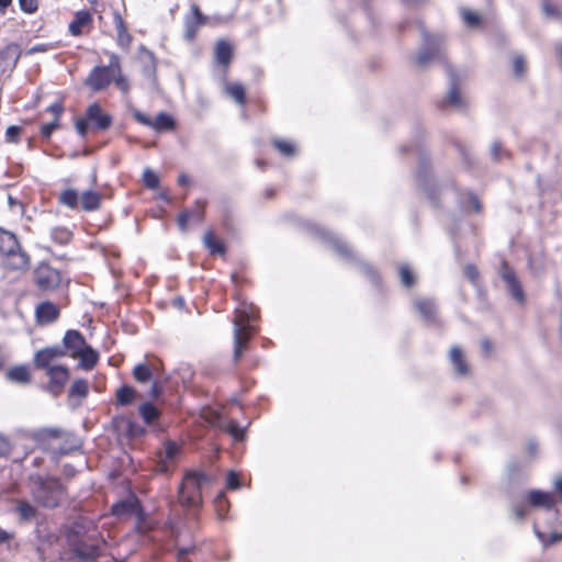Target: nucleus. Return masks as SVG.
Returning <instances> with one entry per match:
<instances>
[{
  "instance_id": "f257e3e1",
  "label": "nucleus",
  "mask_w": 562,
  "mask_h": 562,
  "mask_svg": "<svg viewBox=\"0 0 562 562\" xmlns=\"http://www.w3.org/2000/svg\"><path fill=\"white\" fill-rule=\"evenodd\" d=\"M256 311L252 305L241 304L236 308L233 319L235 359L240 357L243 349L246 347L254 331L252 323L256 321Z\"/></svg>"
},
{
  "instance_id": "f03ea898",
  "label": "nucleus",
  "mask_w": 562,
  "mask_h": 562,
  "mask_svg": "<svg viewBox=\"0 0 562 562\" xmlns=\"http://www.w3.org/2000/svg\"><path fill=\"white\" fill-rule=\"evenodd\" d=\"M31 493L34 499L44 507L54 508L59 505L65 488L55 477H32Z\"/></svg>"
},
{
  "instance_id": "7ed1b4c3",
  "label": "nucleus",
  "mask_w": 562,
  "mask_h": 562,
  "mask_svg": "<svg viewBox=\"0 0 562 562\" xmlns=\"http://www.w3.org/2000/svg\"><path fill=\"white\" fill-rule=\"evenodd\" d=\"M209 483L210 479L201 472L187 473L179 490L180 503L187 507L200 506L202 503L201 488Z\"/></svg>"
},
{
  "instance_id": "20e7f679",
  "label": "nucleus",
  "mask_w": 562,
  "mask_h": 562,
  "mask_svg": "<svg viewBox=\"0 0 562 562\" xmlns=\"http://www.w3.org/2000/svg\"><path fill=\"white\" fill-rule=\"evenodd\" d=\"M121 71L120 58L115 54H111L109 66L95 67L90 72L87 83L94 91L106 88L115 77V72Z\"/></svg>"
},
{
  "instance_id": "39448f33",
  "label": "nucleus",
  "mask_w": 562,
  "mask_h": 562,
  "mask_svg": "<svg viewBox=\"0 0 562 562\" xmlns=\"http://www.w3.org/2000/svg\"><path fill=\"white\" fill-rule=\"evenodd\" d=\"M34 281L41 290L53 291L59 286L61 277L58 270L47 263H41L34 271Z\"/></svg>"
},
{
  "instance_id": "423d86ee",
  "label": "nucleus",
  "mask_w": 562,
  "mask_h": 562,
  "mask_svg": "<svg viewBox=\"0 0 562 562\" xmlns=\"http://www.w3.org/2000/svg\"><path fill=\"white\" fill-rule=\"evenodd\" d=\"M181 453V446L172 440H166L162 449L157 453V471L167 473L177 462Z\"/></svg>"
},
{
  "instance_id": "0eeeda50",
  "label": "nucleus",
  "mask_w": 562,
  "mask_h": 562,
  "mask_svg": "<svg viewBox=\"0 0 562 562\" xmlns=\"http://www.w3.org/2000/svg\"><path fill=\"white\" fill-rule=\"evenodd\" d=\"M66 352L60 346L46 347L34 353L33 362L37 369L45 370L46 373L54 367H58L55 362L65 357Z\"/></svg>"
},
{
  "instance_id": "6e6552de",
  "label": "nucleus",
  "mask_w": 562,
  "mask_h": 562,
  "mask_svg": "<svg viewBox=\"0 0 562 562\" xmlns=\"http://www.w3.org/2000/svg\"><path fill=\"white\" fill-rule=\"evenodd\" d=\"M206 23V16L201 12L198 4H191V14L184 19L183 36L187 41H192L198 30Z\"/></svg>"
},
{
  "instance_id": "1a4fd4ad",
  "label": "nucleus",
  "mask_w": 562,
  "mask_h": 562,
  "mask_svg": "<svg viewBox=\"0 0 562 562\" xmlns=\"http://www.w3.org/2000/svg\"><path fill=\"white\" fill-rule=\"evenodd\" d=\"M443 47V41L440 36H429L426 38L425 46L420 48L417 55L419 65H425L429 60L439 57Z\"/></svg>"
},
{
  "instance_id": "9d476101",
  "label": "nucleus",
  "mask_w": 562,
  "mask_h": 562,
  "mask_svg": "<svg viewBox=\"0 0 562 562\" xmlns=\"http://www.w3.org/2000/svg\"><path fill=\"white\" fill-rule=\"evenodd\" d=\"M87 346L83 336L78 330H68L63 339V346L66 355H70L71 357H76L79 351L85 349Z\"/></svg>"
},
{
  "instance_id": "9b49d317",
  "label": "nucleus",
  "mask_w": 562,
  "mask_h": 562,
  "mask_svg": "<svg viewBox=\"0 0 562 562\" xmlns=\"http://www.w3.org/2000/svg\"><path fill=\"white\" fill-rule=\"evenodd\" d=\"M46 374L49 378V390L54 394H58L69 379V371L65 366L54 367Z\"/></svg>"
},
{
  "instance_id": "f8f14e48",
  "label": "nucleus",
  "mask_w": 562,
  "mask_h": 562,
  "mask_svg": "<svg viewBox=\"0 0 562 562\" xmlns=\"http://www.w3.org/2000/svg\"><path fill=\"white\" fill-rule=\"evenodd\" d=\"M501 276H502L503 280L506 282L512 296L517 302L521 303L524 301V291L517 280L514 271L510 269V267L507 263H503L502 270H501Z\"/></svg>"
},
{
  "instance_id": "ddd939ff",
  "label": "nucleus",
  "mask_w": 562,
  "mask_h": 562,
  "mask_svg": "<svg viewBox=\"0 0 562 562\" xmlns=\"http://www.w3.org/2000/svg\"><path fill=\"white\" fill-rule=\"evenodd\" d=\"M87 120L100 130H105L111 125V117L97 103L88 108Z\"/></svg>"
},
{
  "instance_id": "4468645a",
  "label": "nucleus",
  "mask_w": 562,
  "mask_h": 562,
  "mask_svg": "<svg viewBox=\"0 0 562 562\" xmlns=\"http://www.w3.org/2000/svg\"><path fill=\"white\" fill-rule=\"evenodd\" d=\"M113 22L116 30V41L119 46L127 49L132 43V35L128 33L126 24L119 12L113 14Z\"/></svg>"
},
{
  "instance_id": "2eb2a0df",
  "label": "nucleus",
  "mask_w": 562,
  "mask_h": 562,
  "mask_svg": "<svg viewBox=\"0 0 562 562\" xmlns=\"http://www.w3.org/2000/svg\"><path fill=\"white\" fill-rule=\"evenodd\" d=\"M14 512L22 522L34 521L38 514L37 508L26 499L16 501Z\"/></svg>"
},
{
  "instance_id": "dca6fc26",
  "label": "nucleus",
  "mask_w": 562,
  "mask_h": 562,
  "mask_svg": "<svg viewBox=\"0 0 562 562\" xmlns=\"http://www.w3.org/2000/svg\"><path fill=\"white\" fill-rule=\"evenodd\" d=\"M215 425L222 430L228 432L235 440H243L245 430L233 419H227L222 415L215 416Z\"/></svg>"
},
{
  "instance_id": "f3484780",
  "label": "nucleus",
  "mask_w": 562,
  "mask_h": 562,
  "mask_svg": "<svg viewBox=\"0 0 562 562\" xmlns=\"http://www.w3.org/2000/svg\"><path fill=\"white\" fill-rule=\"evenodd\" d=\"M443 106H451L456 110H463L467 106L465 99L459 92L454 82L453 74L451 72V87L446 99L442 102Z\"/></svg>"
},
{
  "instance_id": "a211bd4d",
  "label": "nucleus",
  "mask_w": 562,
  "mask_h": 562,
  "mask_svg": "<svg viewBox=\"0 0 562 562\" xmlns=\"http://www.w3.org/2000/svg\"><path fill=\"white\" fill-rule=\"evenodd\" d=\"M58 314V307L50 302H44L36 307V318L41 324L54 322Z\"/></svg>"
},
{
  "instance_id": "6ab92c4d",
  "label": "nucleus",
  "mask_w": 562,
  "mask_h": 562,
  "mask_svg": "<svg viewBox=\"0 0 562 562\" xmlns=\"http://www.w3.org/2000/svg\"><path fill=\"white\" fill-rule=\"evenodd\" d=\"M528 502L533 507L551 508L554 505V497L551 493L532 490L528 493Z\"/></svg>"
},
{
  "instance_id": "aec40b11",
  "label": "nucleus",
  "mask_w": 562,
  "mask_h": 562,
  "mask_svg": "<svg viewBox=\"0 0 562 562\" xmlns=\"http://www.w3.org/2000/svg\"><path fill=\"white\" fill-rule=\"evenodd\" d=\"M92 22V16L88 11H78L75 19L69 23V32L74 36H79L83 33V29L89 26Z\"/></svg>"
},
{
  "instance_id": "412c9836",
  "label": "nucleus",
  "mask_w": 562,
  "mask_h": 562,
  "mask_svg": "<svg viewBox=\"0 0 562 562\" xmlns=\"http://www.w3.org/2000/svg\"><path fill=\"white\" fill-rule=\"evenodd\" d=\"M7 266L13 270H24L30 265L29 256L18 248V250H13L12 254H7Z\"/></svg>"
},
{
  "instance_id": "4be33fe9",
  "label": "nucleus",
  "mask_w": 562,
  "mask_h": 562,
  "mask_svg": "<svg viewBox=\"0 0 562 562\" xmlns=\"http://www.w3.org/2000/svg\"><path fill=\"white\" fill-rule=\"evenodd\" d=\"M449 359L459 375H467L469 372V366L464 359L462 351L458 347L450 349Z\"/></svg>"
},
{
  "instance_id": "5701e85b",
  "label": "nucleus",
  "mask_w": 562,
  "mask_h": 562,
  "mask_svg": "<svg viewBox=\"0 0 562 562\" xmlns=\"http://www.w3.org/2000/svg\"><path fill=\"white\" fill-rule=\"evenodd\" d=\"M19 241L12 233L0 228V252L3 255L12 254L18 250Z\"/></svg>"
},
{
  "instance_id": "b1692460",
  "label": "nucleus",
  "mask_w": 562,
  "mask_h": 562,
  "mask_svg": "<svg viewBox=\"0 0 562 562\" xmlns=\"http://www.w3.org/2000/svg\"><path fill=\"white\" fill-rule=\"evenodd\" d=\"M233 47L228 42L221 40L216 43L215 58L218 64L227 66L231 63Z\"/></svg>"
},
{
  "instance_id": "393cba45",
  "label": "nucleus",
  "mask_w": 562,
  "mask_h": 562,
  "mask_svg": "<svg viewBox=\"0 0 562 562\" xmlns=\"http://www.w3.org/2000/svg\"><path fill=\"white\" fill-rule=\"evenodd\" d=\"M75 358L79 359V366L82 369L90 370L94 367L98 361V353L90 346H86L85 349L79 351Z\"/></svg>"
},
{
  "instance_id": "a878e982",
  "label": "nucleus",
  "mask_w": 562,
  "mask_h": 562,
  "mask_svg": "<svg viewBox=\"0 0 562 562\" xmlns=\"http://www.w3.org/2000/svg\"><path fill=\"white\" fill-rule=\"evenodd\" d=\"M415 307L426 322L435 319L436 306L431 300L418 299L415 301Z\"/></svg>"
},
{
  "instance_id": "bb28decb",
  "label": "nucleus",
  "mask_w": 562,
  "mask_h": 562,
  "mask_svg": "<svg viewBox=\"0 0 562 562\" xmlns=\"http://www.w3.org/2000/svg\"><path fill=\"white\" fill-rule=\"evenodd\" d=\"M63 431L57 428H45L35 432L34 439L43 446L44 449L48 447V441L59 439Z\"/></svg>"
},
{
  "instance_id": "cd10ccee",
  "label": "nucleus",
  "mask_w": 562,
  "mask_h": 562,
  "mask_svg": "<svg viewBox=\"0 0 562 562\" xmlns=\"http://www.w3.org/2000/svg\"><path fill=\"white\" fill-rule=\"evenodd\" d=\"M101 195L94 191H85L80 195V206L85 211H94L99 209Z\"/></svg>"
},
{
  "instance_id": "c85d7f7f",
  "label": "nucleus",
  "mask_w": 562,
  "mask_h": 562,
  "mask_svg": "<svg viewBox=\"0 0 562 562\" xmlns=\"http://www.w3.org/2000/svg\"><path fill=\"white\" fill-rule=\"evenodd\" d=\"M138 509V502L135 498H128L122 501L112 507V512L115 516L121 517L128 514H134Z\"/></svg>"
},
{
  "instance_id": "c756f323",
  "label": "nucleus",
  "mask_w": 562,
  "mask_h": 562,
  "mask_svg": "<svg viewBox=\"0 0 562 562\" xmlns=\"http://www.w3.org/2000/svg\"><path fill=\"white\" fill-rule=\"evenodd\" d=\"M203 243L212 255H224L225 246L222 240L216 239L212 231L205 233L203 237Z\"/></svg>"
},
{
  "instance_id": "7c9ffc66",
  "label": "nucleus",
  "mask_w": 562,
  "mask_h": 562,
  "mask_svg": "<svg viewBox=\"0 0 562 562\" xmlns=\"http://www.w3.org/2000/svg\"><path fill=\"white\" fill-rule=\"evenodd\" d=\"M59 202L70 209H76L80 204V195L74 189H67L59 194Z\"/></svg>"
},
{
  "instance_id": "2f4dec72",
  "label": "nucleus",
  "mask_w": 562,
  "mask_h": 562,
  "mask_svg": "<svg viewBox=\"0 0 562 562\" xmlns=\"http://www.w3.org/2000/svg\"><path fill=\"white\" fill-rule=\"evenodd\" d=\"M173 125H175V122H173L172 117L164 112L159 113L156 116V119L153 120V123H151V127L158 132L172 130Z\"/></svg>"
},
{
  "instance_id": "473e14b6",
  "label": "nucleus",
  "mask_w": 562,
  "mask_h": 562,
  "mask_svg": "<svg viewBox=\"0 0 562 562\" xmlns=\"http://www.w3.org/2000/svg\"><path fill=\"white\" fill-rule=\"evenodd\" d=\"M225 93L234 99L238 104L245 103V89L240 83L233 82L225 86Z\"/></svg>"
},
{
  "instance_id": "72a5a7b5",
  "label": "nucleus",
  "mask_w": 562,
  "mask_h": 562,
  "mask_svg": "<svg viewBox=\"0 0 562 562\" xmlns=\"http://www.w3.org/2000/svg\"><path fill=\"white\" fill-rule=\"evenodd\" d=\"M8 378L14 382L27 383L30 381V373L26 367H14L8 372Z\"/></svg>"
},
{
  "instance_id": "f704fd0d",
  "label": "nucleus",
  "mask_w": 562,
  "mask_h": 562,
  "mask_svg": "<svg viewBox=\"0 0 562 562\" xmlns=\"http://www.w3.org/2000/svg\"><path fill=\"white\" fill-rule=\"evenodd\" d=\"M50 235L56 243L61 245L68 244L72 237V233L65 227L53 228Z\"/></svg>"
},
{
  "instance_id": "c9c22d12",
  "label": "nucleus",
  "mask_w": 562,
  "mask_h": 562,
  "mask_svg": "<svg viewBox=\"0 0 562 562\" xmlns=\"http://www.w3.org/2000/svg\"><path fill=\"white\" fill-rule=\"evenodd\" d=\"M133 375L138 382H148L151 380L153 373L147 364L139 363L133 370Z\"/></svg>"
},
{
  "instance_id": "e433bc0d",
  "label": "nucleus",
  "mask_w": 562,
  "mask_h": 562,
  "mask_svg": "<svg viewBox=\"0 0 562 562\" xmlns=\"http://www.w3.org/2000/svg\"><path fill=\"white\" fill-rule=\"evenodd\" d=\"M273 146L286 157H292L296 153L295 145L285 139H274Z\"/></svg>"
},
{
  "instance_id": "4c0bfd02",
  "label": "nucleus",
  "mask_w": 562,
  "mask_h": 562,
  "mask_svg": "<svg viewBox=\"0 0 562 562\" xmlns=\"http://www.w3.org/2000/svg\"><path fill=\"white\" fill-rule=\"evenodd\" d=\"M139 413L146 424H151L158 417V409L150 403L143 404Z\"/></svg>"
},
{
  "instance_id": "58836bf2",
  "label": "nucleus",
  "mask_w": 562,
  "mask_h": 562,
  "mask_svg": "<svg viewBox=\"0 0 562 562\" xmlns=\"http://www.w3.org/2000/svg\"><path fill=\"white\" fill-rule=\"evenodd\" d=\"M134 396H135V392L130 386H121L116 391V400H117V403L121 405L131 404L134 400Z\"/></svg>"
},
{
  "instance_id": "ea45409f",
  "label": "nucleus",
  "mask_w": 562,
  "mask_h": 562,
  "mask_svg": "<svg viewBox=\"0 0 562 562\" xmlns=\"http://www.w3.org/2000/svg\"><path fill=\"white\" fill-rule=\"evenodd\" d=\"M87 394H88V383H87V381H85L82 379L76 380L69 390V396H71V397L78 396L80 398H83L87 396Z\"/></svg>"
},
{
  "instance_id": "a19ab883",
  "label": "nucleus",
  "mask_w": 562,
  "mask_h": 562,
  "mask_svg": "<svg viewBox=\"0 0 562 562\" xmlns=\"http://www.w3.org/2000/svg\"><path fill=\"white\" fill-rule=\"evenodd\" d=\"M527 70L526 58L521 55H515L513 58V71L516 77H522Z\"/></svg>"
},
{
  "instance_id": "79ce46f5",
  "label": "nucleus",
  "mask_w": 562,
  "mask_h": 562,
  "mask_svg": "<svg viewBox=\"0 0 562 562\" xmlns=\"http://www.w3.org/2000/svg\"><path fill=\"white\" fill-rule=\"evenodd\" d=\"M144 184L149 189H156L159 184L158 176L149 168H146L143 173Z\"/></svg>"
},
{
  "instance_id": "37998d69",
  "label": "nucleus",
  "mask_w": 562,
  "mask_h": 562,
  "mask_svg": "<svg viewBox=\"0 0 562 562\" xmlns=\"http://www.w3.org/2000/svg\"><path fill=\"white\" fill-rule=\"evenodd\" d=\"M462 18L464 23L470 27H475L480 23V16L475 12L467 9L462 10Z\"/></svg>"
},
{
  "instance_id": "c03bdc74",
  "label": "nucleus",
  "mask_w": 562,
  "mask_h": 562,
  "mask_svg": "<svg viewBox=\"0 0 562 562\" xmlns=\"http://www.w3.org/2000/svg\"><path fill=\"white\" fill-rule=\"evenodd\" d=\"M205 202L198 201L191 211V221L202 222L204 217Z\"/></svg>"
},
{
  "instance_id": "a18cd8bd",
  "label": "nucleus",
  "mask_w": 562,
  "mask_h": 562,
  "mask_svg": "<svg viewBox=\"0 0 562 562\" xmlns=\"http://www.w3.org/2000/svg\"><path fill=\"white\" fill-rule=\"evenodd\" d=\"M116 87L123 92L128 93L130 91V82L126 77L122 75V70L120 72H115V77L113 78Z\"/></svg>"
},
{
  "instance_id": "49530a36",
  "label": "nucleus",
  "mask_w": 562,
  "mask_h": 562,
  "mask_svg": "<svg viewBox=\"0 0 562 562\" xmlns=\"http://www.w3.org/2000/svg\"><path fill=\"white\" fill-rule=\"evenodd\" d=\"M400 277L405 286H412L414 284V276L407 266L400 268Z\"/></svg>"
},
{
  "instance_id": "de8ad7c7",
  "label": "nucleus",
  "mask_w": 562,
  "mask_h": 562,
  "mask_svg": "<svg viewBox=\"0 0 562 562\" xmlns=\"http://www.w3.org/2000/svg\"><path fill=\"white\" fill-rule=\"evenodd\" d=\"M100 548L98 546H81L77 548L78 554L83 558H95L99 554Z\"/></svg>"
},
{
  "instance_id": "09e8293b",
  "label": "nucleus",
  "mask_w": 562,
  "mask_h": 562,
  "mask_svg": "<svg viewBox=\"0 0 562 562\" xmlns=\"http://www.w3.org/2000/svg\"><path fill=\"white\" fill-rule=\"evenodd\" d=\"M20 9L29 14L34 13L38 8L37 0H19Z\"/></svg>"
},
{
  "instance_id": "8fccbe9b",
  "label": "nucleus",
  "mask_w": 562,
  "mask_h": 562,
  "mask_svg": "<svg viewBox=\"0 0 562 562\" xmlns=\"http://www.w3.org/2000/svg\"><path fill=\"white\" fill-rule=\"evenodd\" d=\"M21 134V127L11 125L5 131V140L8 143H16Z\"/></svg>"
},
{
  "instance_id": "3c124183",
  "label": "nucleus",
  "mask_w": 562,
  "mask_h": 562,
  "mask_svg": "<svg viewBox=\"0 0 562 562\" xmlns=\"http://www.w3.org/2000/svg\"><path fill=\"white\" fill-rule=\"evenodd\" d=\"M191 221V211L184 210L178 216V226L182 233L187 232L188 222Z\"/></svg>"
},
{
  "instance_id": "603ef678",
  "label": "nucleus",
  "mask_w": 562,
  "mask_h": 562,
  "mask_svg": "<svg viewBox=\"0 0 562 562\" xmlns=\"http://www.w3.org/2000/svg\"><path fill=\"white\" fill-rule=\"evenodd\" d=\"M536 535H537L538 539H539L541 542H543V544H544V546H548V544H550V543H557V542H559V541L561 540V538H562V533H559V532H552V533L550 535V539H549V540H546V539H544V535H543V533H541L540 531H538L537 529H536Z\"/></svg>"
},
{
  "instance_id": "864d4df0",
  "label": "nucleus",
  "mask_w": 562,
  "mask_h": 562,
  "mask_svg": "<svg viewBox=\"0 0 562 562\" xmlns=\"http://www.w3.org/2000/svg\"><path fill=\"white\" fill-rule=\"evenodd\" d=\"M215 507L221 518L224 517L227 508V501L223 494H220L215 499Z\"/></svg>"
},
{
  "instance_id": "5fc2aeb1",
  "label": "nucleus",
  "mask_w": 562,
  "mask_h": 562,
  "mask_svg": "<svg viewBox=\"0 0 562 562\" xmlns=\"http://www.w3.org/2000/svg\"><path fill=\"white\" fill-rule=\"evenodd\" d=\"M240 485L237 473L231 471L226 477V486L231 490H236Z\"/></svg>"
},
{
  "instance_id": "6e6d98bb",
  "label": "nucleus",
  "mask_w": 562,
  "mask_h": 562,
  "mask_svg": "<svg viewBox=\"0 0 562 562\" xmlns=\"http://www.w3.org/2000/svg\"><path fill=\"white\" fill-rule=\"evenodd\" d=\"M58 127V120L54 119L50 123L42 126V135L49 137L52 133Z\"/></svg>"
},
{
  "instance_id": "4d7b16f0",
  "label": "nucleus",
  "mask_w": 562,
  "mask_h": 562,
  "mask_svg": "<svg viewBox=\"0 0 562 562\" xmlns=\"http://www.w3.org/2000/svg\"><path fill=\"white\" fill-rule=\"evenodd\" d=\"M133 116L138 123L151 127L153 120L149 119L145 113L136 110L134 111Z\"/></svg>"
},
{
  "instance_id": "13d9d810",
  "label": "nucleus",
  "mask_w": 562,
  "mask_h": 562,
  "mask_svg": "<svg viewBox=\"0 0 562 562\" xmlns=\"http://www.w3.org/2000/svg\"><path fill=\"white\" fill-rule=\"evenodd\" d=\"M127 434L131 436V437H138V436H142L144 434V428L138 426V425H135L131 422L127 423Z\"/></svg>"
},
{
  "instance_id": "bf43d9fd",
  "label": "nucleus",
  "mask_w": 562,
  "mask_h": 562,
  "mask_svg": "<svg viewBox=\"0 0 562 562\" xmlns=\"http://www.w3.org/2000/svg\"><path fill=\"white\" fill-rule=\"evenodd\" d=\"M464 274L465 277L472 282V283H475L476 282V279L479 277V272L476 270V268L472 265H468L465 268H464Z\"/></svg>"
},
{
  "instance_id": "052dcab7",
  "label": "nucleus",
  "mask_w": 562,
  "mask_h": 562,
  "mask_svg": "<svg viewBox=\"0 0 562 562\" xmlns=\"http://www.w3.org/2000/svg\"><path fill=\"white\" fill-rule=\"evenodd\" d=\"M330 240H331L333 246L336 249V251H338L341 255H347L348 254V247H347V245L345 243L338 240L337 238H335L333 236H330Z\"/></svg>"
},
{
  "instance_id": "680f3d73",
  "label": "nucleus",
  "mask_w": 562,
  "mask_h": 562,
  "mask_svg": "<svg viewBox=\"0 0 562 562\" xmlns=\"http://www.w3.org/2000/svg\"><path fill=\"white\" fill-rule=\"evenodd\" d=\"M16 53V48L14 46H8L4 49L0 50V61L14 57Z\"/></svg>"
},
{
  "instance_id": "e2e57ef3",
  "label": "nucleus",
  "mask_w": 562,
  "mask_h": 562,
  "mask_svg": "<svg viewBox=\"0 0 562 562\" xmlns=\"http://www.w3.org/2000/svg\"><path fill=\"white\" fill-rule=\"evenodd\" d=\"M10 448L9 440L4 436L0 435V457L8 454Z\"/></svg>"
},
{
  "instance_id": "0e129e2a",
  "label": "nucleus",
  "mask_w": 562,
  "mask_h": 562,
  "mask_svg": "<svg viewBox=\"0 0 562 562\" xmlns=\"http://www.w3.org/2000/svg\"><path fill=\"white\" fill-rule=\"evenodd\" d=\"M502 151H503V148L499 143L495 142L491 145V155L493 156V158L495 160H499L502 158Z\"/></svg>"
},
{
  "instance_id": "69168bd1",
  "label": "nucleus",
  "mask_w": 562,
  "mask_h": 562,
  "mask_svg": "<svg viewBox=\"0 0 562 562\" xmlns=\"http://www.w3.org/2000/svg\"><path fill=\"white\" fill-rule=\"evenodd\" d=\"M47 111L54 115V119L58 120L63 112V106L60 103H54L47 108Z\"/></svg>"
},
{
  "instance_id": "338daca9",
  "label": "nucleus",
  "mask_w": 562,
  "mask_h": 562,
  "mask_svg": "<svg viewBox=\"0 0 562 562\" xmlns=\"http://www.w3.org/2000/svg\"><path fill=\"white\" fill-rule=\"evenodd\" d=\"M76 130L80 135H86L88 130V120L80 119L76 122Z\"/></svg>"
},
{
  "instance_id": "774afa93",
  "label": "nucleus",
  "mask_w": 562,
  "mask_h": 562,
  "mask_svg": "<svg viewBox=\"0 0 562 562\" xmlns=\"http://www.w3.org/2000/svg\"><path fill=\"white\" fill-rule=\"evenodd\" d=\"M542 9H543V12L547 16H554L557 14V8L553 7L552 4L548 3V2H544L542 4Z\"/></svg>"
}]
</instances>
